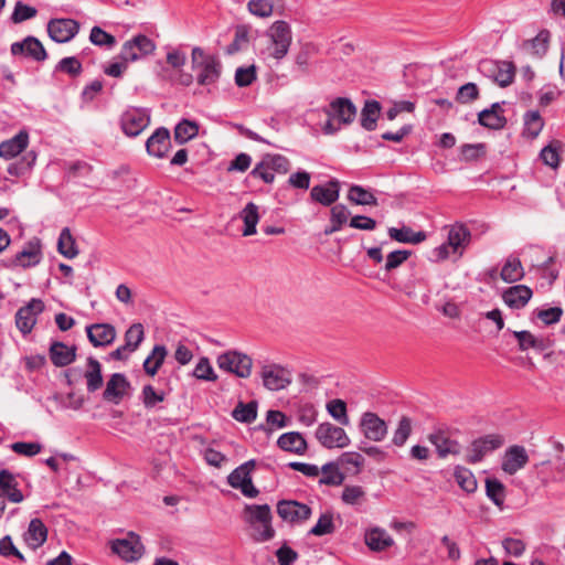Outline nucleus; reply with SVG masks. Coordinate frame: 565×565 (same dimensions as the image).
<instances>
[{"instance_id": "obj_1", "label": "nucleus", "mask_w": 565, "mask_h": 565, "mask_svg": "<svg viewBox=\"0 0 565 565\" xmlns=\"http://www.w3.org/2000/svg\"><path fill=\"white\" fill-rule=\"evenodd\" d=\"M245 522L254 530L255 542H267L275 536L273 514L268 504H246L243 510Z\"/></svg>"}, {"instance_id": "obj_2", "label": "nucleus", "mask_w": 565, "mask_h": 565, "mask_svg": "<svg viewBox=\"0 0 565 565\" xmlns=\"http://www.w3.org/2000/svg\"><path fill=\"white\" fill-rule=\"evenodd\" d=\"M192 70L196 74V82L201 86L215 84L222 73V64L220 60L195 46L191 53Z\"/></svg>"}, {"instance_id": "obj_3", "label": "nucleus", "mask_w": 565, "mask_h": 565, "mask_svg": "<svg viewBox=\"0 0 565 565\" xmlns=\"http://www.w3.org/2000/svg\"><path fill=\"white\" fill-rule=\"evenodd\" d=\"M267 36L271 41L270 56L276 60L284 58L291 45L292 33L288 22L284 20L275 21L267 30Z\"/></svg>"}, {"instance_id": "obj_4", "label": "nucleus", "mask_w": 565, "mask_h": 565, "mask_svg": "<svg viewBox=\"0 0 565 565\" xmlns=\"http://www.w3.org/2000/svg\"><path fill=\"white\" fill-rule=\"evenodd\" d=\"M503 444L504 437L500 434H488L476 438L470 443L465 460L470 465L481 462L488 454L499 449Z\"/></svg>"}, {"instance_id": "obj_5", "label": "nucleus", "mask_w": 565, "mask_h": 565, "mask_svg": "<svg viewBox=\"0 0 565 565\" xmlns=\"http://www.w3.org/2000/svg\"><path fill=\"white\" fill-rule=\"evenodd\" d=\"M154 50L156 43L150 38L145 34H137L122 44L118 57L131 63L152 54Z\"/></svg>"}, {"instance_id": "obj_6", "label": "nucleus", "mask_w": 565, "mask_h": 565, "mask_svg": "<svg viewBox=\"0 0 565 565\" xmlns=\"http://www.w3.org/2000/svg\"><path fill=\"white\" fill-rule=\"evenodd\" d=\"M253 360L250 356L237 351H227L217 358V366L238 377L246 379L250 375Z\"/></svg>"}, {"instance_id": "obj_7", "label": "nucleus", "mask_w": 565, "mask_h": 565, "mask_svg": "<svg viewBox=\"0 0 565 565\" xmlns=\"http://www.w3.org/2000/svg\"><path fill=\"white\" fill-rule=\"evenodd\" d=\"M317 440L327 449L345 448L350 445L351 440L345 430L329 422L321 423L315 433Z\"/></svg>"}, {"instance_id": "obj_8", "label": "nucleus", "mask_w": 565, "mask_h": 565, "mask_svg": "<svg viewBox=\"0 0 565 565\" xmlns=\"http://www.w3.org/2000/svg\"><path fill=\"white\" fill-rule=\"evenodd\" d=\"M479 70L482 73L489 74L500 87L511 85L515 76V66L512 62L508 61L483 60L479 64Z\"/></svg>"}, {"instance_id": "obj_9", "label": "nucleus", "mask_w": 565, "mask_h": 565, "mask_svg": "<svg viewBox=\"0 0 565 565\" xmlns=\"http://www.w3.org/2000/svg\"><path fill=\"white\" fill-rule=\"evenodd\" d=\"M150 124V114L146 108L129 107L120 117V126L125 135L138 136Z\"/></svg>"}, {"instance_id": "obj_10", "label": "nucleus", "mask_w": 565, "mask_h": 565, "mask_svg": "<svg viewBox=\"0 0 565 565\" xmlns=\"http://www.w3.org/2000/svg\"><path fill=\"white\" fill-rule=\"evenodd\" d=\"M45 309L44 302L39 298H32L15 313V326L22 334H29L33 330L40 316Z\"/></svg>"}, {"instance_id": "obj_11", "label": "nucleus", "mask_w": 565, "mask_h": 565, "mask_svg": "<svg viewBox=\"0 0 565 565\" xmlns=\"http://www.w3.org/2000/svg\"><path fill=\"white\" fill-rule=\"evenodd\" d=\"M111 551L126 562H135L142 556L143 545L139 535L129 532L127 537L111 542Z\"/></svg>"}, {"instance_id": "obj_12", "label": "nucleus", "mask_w": 565, "mask_h": 565, "mask_svg": "<svg viewBox=\"0 0 565 565\" xmlns=\"http://www.w3.org/2000/svg\"><path fill=\"white\" fill-rule=\"evenodd\" d=\"M277 513L284 521L298 524L309 520L312 510L308 504L296 500H280L277 503Z\"/></svg>"}, {"instance_id": "obj_13", "label": "nucleus", "mask_w": 565, "mask_h": 565, "mask_svg": "<svg viewBox=\"0 0 565 565\" xmlns=\"http://www.w3.org/2000/svg\"><path fill=\"white\" fill-rule=\"evenodd\" d=\"M428 441L435 446L439 458H446L449 455L457 456L461 451L458 440L451 439L447 427H437L428 436Z\"/></svg>"}, {"instance_id": "obj_14", "label": "nucleus", "mask_w": 565, "mask_h": 565, "mask_svg": "<svg viewBox=\"0 0 565 565\" xmlns=\"http://www.w3.org/2000/svg\"><path fill=\"white\" fill-rule=\"evenodd\" d=\"M359 426L364 437L372 441H382L387 434L385 420L373 412L363 413Z\"/></svg>"}, {"instance_id": "obj_15", "label": "nucleus", "mask_w": 565, "mask_h": 565, "mask_svg": "<svg viewBox=\"0 0 565 565\" xmlns=\"http://www.w3.org/2000/svg\"><path fill=\"white\" fill-rule=\"evenodd\" d=\"M79 30V24L73 19H52L47 23L50 38L57 43L71 41Z\"/></svg>"}, {"instance_id": "obj_16", "label": "nucleus", "mask_w": 565, "mask_h": 565, "mask_svg": "<svg viewBox=\"0 0 565 565\" xmlns=\"http://www.w3.org/2000/svg\"><path fill=\"white\" fill-rule=\"evenodd\" d=\"M324 113L328 117L335 118L339 124L349 125L356 116V107L349 98L337 97L324 108Z\"/></svg>"}, {"instance_id": "obj_17", "label": "nucleus", "mask_w": 565, "mask_h": 565, "mask_svg": "<svg viewBox=\"0 0 565 565\" xmlns=\"http://www.w3.org/2000/svg\"><path fill=\"white\" fill-rule=\"evenodd\" d=\"M550 465V460H544L534 465L541 483L543 486H547L551 482H565V460L563 456H556L554 467L552 468L551 472H547V466Z\"/></svg>"}, {"instance_id": "obj_18", "label": "nucleus", "mask_w": 565, "mask_h": 565, "mask_svg": "<svg viewBox=\"0 0 565 565\" xmlns=\"http://www.w3.org/2000/svg\"><path fill=\"white\" fill-rule=\"evenodd\" d=\"M12 55H24L36 62H43L47 57V53L42 43L34 36H26L22 42L11 44Z\"/></svg>"}, {"instance_id": "obj_19", "label": "nucleus", "mask_w": 565, "mask_h": 565, "mask_svg": "<svg viewBox=\"0 0 565 565\" xmlns=\"http://www.w3.org/2000/svg\"><path fill=\"white\" fill-rule=\"evenodd\" d=\"M171 148V136L166 127L157 128L147 139L146 149L149 156L164 158Z\"/></svg>"}, {"instance_id": "obj_20", "label": "nucleus", "mask_w": 565, "mask_h": 565, "mask_svg": "<svg viewBox=\"0 0 565 565\" xmlns=\"http://www.w3.org/2000/svg\"><path fill=\"white\" fill-rule=\"evenodd\" d=\"M129 388L130 383L126 375L122 373H114L106 383L103 398L117 405L122 401Z\"/></svg>"}, {"instance_id": "obj_21", "label": "nucleus", "mask_w": 565, "mask_h": 565, "mask_svg": "<svg viewBox=\"0 0 565 565\" xmlns=\"http://www.w3.org/2000/svg\"><path fill=\"white\" fill-rule=\"evenodd\" d=\"M529 462V455L523 446L513 445L505 450L501 468L512 476Z\"/></svg>"}, {"instance_id": "obj_22", "label": "nucleus", "mask_w": 565, "mask_h": 565, "mask_svg": "<svg viewBox=\"0 0 565 565\" xmlns=\"http://www.w3.org/2000/svg\"><path fill=\"white\" fill-rule=\"evenodd\" d=\"M89 342L95 348L110 345L116 339V329L110 323H94L86 327Z\"/></svg>"}, {"instance_id": "obj_23", "label": "nucleus", "mask_w": 565, "mask_h": 565, "mask_svg": "<svg viewBox=\"0 0 565 565\" xmlns=\"http://www.w3.org/2000/svg\"><path fill=\"white\" fill-rule=\"evenodd\" d=\"M264 386L270 391H279L290 384L288 373L277 364L266 365L262 371Z\"/></svg>"}, {"instance_id": "obj_24", "label": "nucleus", "mask_w": 565, "mask_h": 565, "mask_svg": "<svg viewBox=\"0 0 565 565\" xmlns=\"http://www.w3.org/2000/svg\"><path fill=\"white\" fill-rule=\"evenodd\" d=\"M512 334L518 341L519 350L522 352L530 349L543 352L553 345V341L548 337H536L527 330L513 331Z\"/></svg>"}, {"instance_id": "obj_25", "label": "nucleus", "mask_w": 565, "mask_h": 565, "mask_svg": "<svg viewBox=\"0 0 565 565\" xmlns=\"http://www.w3.org/2000/svg\"><path fill=\"white\" fill-rule=\"evenodd\" d=\"M340 195V182L337 179L330 180L324 185H315L310 191V198L313 202L323 206H330L335 203Z\"/></svg>"}, {"instance_id": "obj_26", "label": "nucleus", "mask_w": 565, "mask_h": 565, "mask_svg": "<svg viewBox=\"0 0 565 565\" xmlns=\"http://www.w3.org/2000/svg\"><path fill=\"white\" fill-rule=\"evenodd\" d=\"M77 348L67 345L61 341H53L49 349V356L52 364L56 367H64L76 360Z\"/></svg>"}, {"instance_id": "obj_27", "label": "nucleus", "mask_w": 565, "mask_h": 565, "mask_svg": "<svg viewBox=\"0 0 565 565\" xmlns=\"http://www.w3.org/2000/svg\"><path fill=\"white\" fill-rule=\"evenodd\" d=\"M0 493L6 501L20 503L24 500V494L19 489V482L15 476L8 469L0 470Z\"/></svg>"}, {"instance_id": "obj_28", "label": "nucleus", "mask_w": 565, "mask_h": 565, "mask_svg": "<svg viewBox=\"0 0 565 565\" xmlns=\"http://www.w3.org/2000/svg\"><path fill=\"white\" fill-rule=\"evenodd\" d=\"M533 291L525 285H515L504 290L502 299L512 309H522L531 300Z\"/></svg>"}, {"instance_id": "obj_29", "label": "nucleus", "mask_w": 565, "mask_h": 565, "mask_svg": "<svg viewBox=\"0 0 565 565\" xmlns=\"http://www.w3.org/2000/svg\"><path fill=\"white\" fill-rule=\"evenodd\" d=\"M29 145V134L26 130H20L11 139L0 143V157L10 160L22 153Z\"/></svg>"}, {"instance_id": "obj_30", "label": "nucleus", "mask_w": 565, "mask_h": 565, "mask_svg": "<svg viewBox=\"0 0 565 565\" xmlns=\"http://www.w3.org/2000/svg\"><path fill=\"white\" fill-rule=\"evenodd\" d=\"M277 446L287 452L305 455L308 448L307 440L298 431H289L279 436Z\"/></svg>"}, {"instance_id": "obj_31", "label": "nucleus", "mask_w": 565, "mask_h": 565, "mask_svg": "<svg viewBox=\"0 0 565 565\" xmlns=\"http://www.w3.org/2000/svg\"><path fill=\"white\" fill-rule=\"evenodd\" d=\"M41 260V246L39 242H29L28 246L17 253L12 263L14 266L31 267Z\"/></svg>"}, {"instance_id": "obj_32", "label": "nucleus", "mask_w": 565, "mask_h": 565, "mask_svg": "<svg viewBox=\"0 0 565 565\" xmlns=\"http://www.w3.org/2000/svg\"><path fill=\"white\" fill-rule=\"evenodd\" d=\"M86 380V388L89 393H94L102 388L104 384L102 364L94 356L87 358V369L84 373Z\"/></svg>"}, {"instance_id": "obj_33", "label": "nucleus", "mask_w": 565, "mask_h": 565, "mask_svg": "<svg viewBox=\"0 0 565 565\" xmlns=\"http://www.w3.org/2000/svg\"><path fill=\"white\" fill-rule=\"evenodd\" d=\"M470 239L471 232L465 224L456 223L450 226L447 242L454 252H457L459 248H466L469 245Z\"/></svg>"}, {"instance_id": "obj_34", "label": "nucleus", "mask_w": 565, "mask_h": 565, "mask_svg": "<svg viewBox=\"0 0 565 565\" xmlns=\"http://www.w3.org/2000/svg\"><path fill=\"white\" fill-rule=\"evenodd\" d=\"M365 544L370 550L381 552L391 547L394 540L385 530L374 527L365 533Z\"/></svg>"}, {"instance_id": "obj_35", "label": "nucleus", "mask_w": 565, "mask_h": 565, "mask_svg": "<svg viewBox=\"0 0 565 565\" xmlns=\"http://www.w3.org/2000/svg\"><path fill=\"white\" fill-rule=\"evenodd\" d=\"M387 234L391 239L404 244H419L426 239L425 232H414L409 226L405 225L401 228L390 227Z\"/></svg>"}, {"instance_id": "obj_36", "label": "nucleus", "mask_w": 565, "mask_h": 565, "mask_svg": "<svg viewBox=\"0 0 565 565\" xmlns=\"http://www.w3.org/2000/svg\"><path fill=\"white\" fill-rule=\"evenodd\" d=\"M47 539V527L43 523L41 519H32L30 521L28 532H26V542L32 547L36 548L44 544Z\"/></svg>"}, {"instance_id": "obj_37", "label": "nucleus", "mask_w": 565, "mask_h": 565, "mask_svg": "<svg viewBox=\"0 0 565 565\" xmlns=\"http://www.w3.org/2000/svg\"><path fill=\"white\" fill-rule=\"evenodd\" d=\"M168 354L167 348L162 344L153 347L151 353L143 362V370L149 376H154L159 369L162 366L164 359Z\"/></svg>"}, {"instance_id": "obj_38", "label": "nucleus", "mask_w": 565, "mask_h": 565, "mask_svg": "<svg viewBox=\"0 0 565 565\" xmlns=\"http://www.w3.org/2000/svg\"><path fill=\"white\" fill-rule=\"evenodd\" d=\"M380 111L381 104L377 100H366L361 110V126L367 131H373L376 128Z\"/></svg>"}, {"instance_id": "obj_39", "label": "nucleus", "mask_w": 565, "mask_h": 565, "mask_svg": "<svg viewBox=\"0 0 565 565\" xmlns=\"http://www.w3.org/2000/svg\"><path fill=\"white\" fill-rule=\"evenodd\" d=\"M500 277L505 282H516L524 277V269L518 257L510 256L503 265Z\"/></svg>"}, {"instance_id": "obj_40", "label": "nucleus", "mask_w": 565, "mask_h": 565, "mask_svg": "<svg viewBox=\"0 0 565 565\" xmlns=\"http://www.w3.org/2000/svg\"><path fill=\"white\" fill-rule=\"evenodd\" d=\"M454 478L458 486L468 494L476 492L478 482L470 469L463 466H456L454 469Z\"/></svg>"}, {"instance_id": "obj_41", "label": "nucleus", "mask_w": 565, "mask_h": 565, "mask_svg": "<svg viewBox=\"0 0 565 565\" xmlns=\"http://www.w3.org/2000/svg\"><path fill=\"white\" fill-rule=\"evenodd\" d=\"M241 218L244 222L243 235L250 236L256 234V225L259 221L258 206L249 202L241 212Z\"/></svg>"}, {"instance_id": "obj_42", "label": "nucleus", "mask_w": 565, "mask_h": 565, "mask_svg": "<svg viewBox=\"0 0 565 565\" xmlns=\"http://www.w3.org/2000/svg\"><path fill=\"white\" fill-rule=\"evenodd\" d=\"M322 477L319 479V484L338 487L341 486L345 476L339 470L338 462H327L321 467Z\"/></svg>"}, {"instance_id": "obj_43", "label": "nucleus", "mask_w": 565, "mask_h": 565, "mask_svg": "<svg viewBox=\"0 0 565 565\" xmlns=\"http://www.w3.org/2000/svg\"><path fill=\"white\" fill-rule=\"evenodd\" d=\"M199 134V125L196 121L182 119L174 128V141L178 145H184L189 140L195 138Z\"/></svg>"}, {"instance_id": "obj_44", "label": "nucleus", "mask_w": 565, "mask_h": 565, "mask_svg": "<svg viewBox=\"0 0 565 565\" xmlns=\"http://www.w3.org/2000/svg\"><path fill=\"white\" fill-rule=\"evenodd\" d=\"M257 408L258 404L256 401L248 403L238 402L232 411V417L239 423L250 424L257 417Z\"/></svg>"}, {"instance_id": "obj_45", "label": "nucleus", "mask_w": 565, "mask_h": 565, "mask_svg": "<svg viewBox=\"0 0 565 565\" xmlns=\"http://www.w3.org/2000/svg\"><path fill=\"white\" fill-rule=\"evenodd\" d=\"M57 250L64 257L70 259L78 255L75 238L73 237L71 230L68 227H64L60 233Z\"/></svg>"}, {"instance_id": "obj_46", "label": "nucleus", "mask_w": 565, "mask_h": 565, "mask_svg": "<svg viewBox=\"0 0 565 565\" xmlns=\"http://www.w3.org/2000/svg\"><path fill=\"white\" fill-rule=\"evenodd\" d=\"M348 200L356 205H372L379 204L376 196L361 185L353 184L348 192Z\"/></svg>"}, {"instance_id": "obj_47", "label": "nucleus", "mask_w": 565, "mask_h": 565, "mask_svg": "<svg viewBox=\"0 0 565 565\" xmlns=\"http://www.w3.org/2000/svg\"><path fill=\"white\" fill-rule=\"evenodd\" d=\"M486 494L497 507H503L505 500V487L499 479H486Z\"/></svg>"}, {"instance_id": "obj_48", "label": "nucleus", "mask_w": 565, "mask_h": 565, "mask_svg": "<svg viewBox=\"0 0 565 565\" xmlns=\"http://www.w3.org/2000/svg\"><path fill=\"white\" fill-rule=\"evenodd\" d=\"M544 127V120L537 110L526 111L524 115V135L534 139Z\"/></svg>"}, {"instance_id": "obj_49", "label": "nucleus", "mask_w": 565, "mask_h": 565, "mask_svg": "<svg viewBox=\"0 0 565 565\" xmlns=\"http://www.w3.org/2000/svg\"><path fill=\"white\" fill-rule=\"evenodd\" d=\"M478 121L481 126L493 130L503 129L508 122L504 115H498L488 109H483L478 114Z\"/></svg>"}, {"instance_id": "obj_50", "label": "nucleus", "mask_w": 565, "mask_h": 565, "mask_svg": "<svg viewBox=\"0 0 565 565\" xmlns=\"http://www.w3.org/2000/svg\"><path fill=\"white\" fill-rule=\"evenodd\" d=\"M327 411L330 416L335 419L340 425L348 426L350 418L348 416L347 403L343 399H331L327 404Z\"/></svg>"}, {"instance_id": "obj_51", "label": "nucleus", "mask_w": 565, "mask_h": 565, "mask_svg": "<svg viewBox=\"0 0 565 565\" xmlns=\"http://www.w3.org/2000/svg\"><path fill=\"white\" fill-rule=\"evenodd\" d=\"M145 339V329L141 323L131 324L125 332V344L130 351H136Z\"/></svg>"}, {"instance_id": "obj_52", "label": "nucleus", "mask_w": 565, "mask_h": 565, "mask_svg": "<svg viewBox=\"0 0 565 565\" xmlns=\"http://www.w3.org/2000/svg\"><path fill=\"white\" fill-rule=\"evenodd\" d=\"M335 531L333 514L331 512H326L320 515L318 522L315 526L309 531L310 535L315 536H323L328 534H332Z\"/></svg>"}, {"instance_id": "obj_53", "label": "nucleus", "mask_w": 565, "mask_h": 565, "mask_svg": "<svg viewBox=\"0 0 565 565\" xmlns=\"http://www.w3.org/2000/svg\"><path fill=\"white\" fill-rule=\"evenodd\" d=\"M412 430V419L407 416H402L398 422L397 428L394 431L392 443L397 447L404 446L408 437L411 436Z\"/></svg>"}, {"instance_id": "obj_54", "label": "nucleus", "mask_w": 565, "mask_h": 565, "mask_svg": "<svg viewBox=\"0 0 565 565\" xmlns=\"http://www.w3.org/2000/svg\"><path fill=\"white\" fill-rule=\"evenodd\" d=\"M192 375L198 380L207 382H215L217 380V375L215 374L210 360L205 356L199 360Z\"/></svg>"}, {"instance_id": "obj_55", "label": "nucleus", "mask_w": 565, "mask_h": 565, "mask_svg": "<svg viewBox=\"0 0 565 565\" xmlns=\"http://www.w3.org/2000/svg\"><path fill=\"white\" fill-rule=\"evenodd\" d=\"M561 148V142L555 140L550 145L545 146L541 152L540 158L544 162V164L556 169L559 166V153L558 149Z\"/></svg>"}, {"instance_id": "obj_56", "label": "nucleus", "mask_w": 565, "mask_h": 565, "mask_svg": "<svg viewBox=\"0 0 565 565\" xmlns=\"http://www.w3.org/2000/svg\"><path fill=\"white\" fill-rule=\"evenodd\" d=\"M36 14V8L25 4L22 1H17L10 19L12 23L19 24L26 20L33 19Z\"/></svg>"}, {"instance_id": "obj_57", "label": "nucleus", "mask_w": 565, "mask_h": 565, "mask_svg": "<svg viewBox=\"0 0 565 565\" xmlns=\"http://www.w3.org/2000/svg\"><path fill=\"white\" fill-rule=\"evenodd\" d=\"M36 154L34 151L28 152L21 161L10 163L8 167V173L13 177H20L32 168L35 163Z\"/></svg>"}, {"instance_id": "obj_58", "label": "nucleus", "mask_w": 565, "mask_h": 565, "mask_svg": "<svg viewBox=\"0 0 565 565\" xmlns=\"http://www.w3.org/2000/svg\"><path fill=\"white\" fill-rule=\"evenodd\" d=\"M56 72H63L72 77H77L83 72V66L79 60L75 56L62 58L55 66Z\"/></svg>"}, {"instance_id": "obj_59", "label": "nucleus", "mask_w": 565, "mask_h": 565, "mask_svg": "<svg viewBox=\"0 0 565 565\" xmlns=\"http://www.w3.org/2000/svg\"><path fill=\"white\" fill-rule=\"evenodd\" d=\"M247 9L253 15L268 18L274 12V2L273 0H249Z\"/></svg>"}, {"instance_id": "obj_60", "label": "nucleus", "mask_w": 565, "mask_h": 565, "mask_svg": "<svg viewBox=\"0 0 565 565\" xmlns=\"http://www.w3.org/2000/svg\"><path fill=\"white\" fill-rule=\"evenodd\" d=\"M89 40L97 46L113 47L116 44L115 36L99 26L92 28Z\"/></svg>"}, {"instance_id": "obj_61", "label": "nucleus", "mask_w": 565, "mask_h": 565, "mask_svg": "<svg viewBox=\"0 0 565 565\" xmlns=\"http://www.w3.org/2000/svg\"><path fill=\"white\" fill-rule=\"evenodd\" d=\"M533 315L540 319L545 326L557 323L562 316L563 309L561 307H552L548 309H536Z\"/></svg>"}, {"instance_id": "obj_62", "label": "nucleus", "mask_w": 565, "mask_h": 565, "mask_svg": "<svg viewBox=\"0 0 565 565\" xmlns=\"http://www.w3.org/2000/svg\"><path fill=\"white\" fill-rule=\"evenodd\" d=\"M548 41L550 32L542 30L534 39L527 42L532 47V54L542 57L547 52Z\"/></svg>"}, {"instance_id": "obj_63", "label": "nucleus", "mask_w": 565, "mask_h": 565, "mask_svg": "<svg viewBox=\"0 0 565 565\" xmlns=\"http://www.w3.org/2000/svg\"><path fill=\"white\" fill-rule=\"evenodd\" d=\"M411 255H412V252L407 250V249H397V250L391 252L386 256L384 269L388 273L396 269L402 264H404L411 257Z\"/></svg>"}, {"instance_id": "obj_64", "label": "nucleus", "mask_w": 565, "mask_h": 565, "mask_svg": "<svg viewBox=\"0 0 565 565\" xmlns=\"http://www.w3.org/2000/svg\"><path fill=\"white\" fill-rule=\"evenodd\" d=\"M256 66L238 67L235 72V84L238 87H247L256 81Z\"/></svg>"}]
</instances>
